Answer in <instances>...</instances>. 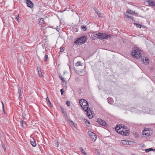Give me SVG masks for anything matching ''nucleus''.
Returning a JSON list of instances; mask_svg holds the SVG:
<instances>
[{"label": "nucleus", "instance_id": "nucleus-1", "mask_svg": "<svg viewBox=\"0 0 155 155\" xmlns=\"http://www.w3.org/2000/svg\"><path fill=\"white\" fill-rule=\"evenodd\" d=\"M93 36L103 40L104 39H107L108 38H112V35H107L105 33H101L96 32L93 34Z\"/></svg>", "mask_w": 155, "mask_h": 155}, {"label": "nucleus", "instance_id": "nucleus-2", "mask_svg": "<svg viewBox=\"0 0 155 155\" xmlns=\"http://www.w3.org/2000/svg\"><path fill=\"white\" fill-rule=\"evenodd\" d=\"M83 102V110L85 111L87 113V114L88 116V117L90 118H92L93 117V116L90 115L88 111H91L90 110V109L89 108L88 109V104L87 101L83 99H81V102Z\"/></svg>", "mask_w": 155, "mask_h": 155}, {"label": "nucleus", "instance_id": "nucleus-3", "mask_svg": "<svg viewBox=\"0 0 155 155\" xmlns=\"http://www.w3.org/2000/svg\"><path fill=\"white\" fill-rule=\"evenodd\" d=\"M123 129L122 127L120 126L119 127L117 126L115 128V130H117V132L118 133L126 136L128 135L129 134L128 130H125V131H124L123 130Z\"/></svg>", "mask_w": 155, "mask_h": 155}, {"label": "nucleus", "instance_id": "nucleus-4", "mask_svg": "<svg viewBox=\"0 0 155 155\" xmlns=\"http://www.w3.org/2000/svg\"><path fill=\"white\" fill-rule=\"evenodd\" d=\"M131 55L133 57L136 58H139L141 57V54L138 51L137 48H134L131 52Z\"/></svg>", "mask_w": 155, "mask_h": 155}, {"label": "nucleus", "instance_id": "nucleus-5", "mask_svg": "<svg viewBox=\"0 0 155 155\" xmlns=\"http://www.w3.org/2000/svg\"><path fill=\"white\" fill-rule=\"evenodd\" d=\"M86 38L85 36H83L77 39L74 41V43L77 45H80L86 42Z\"/></svg>", "mask_w": 155, "mask_h": 155}, {"label": "nucleus", "instance_id": "nucleus-6", "mask_svg": "<svg viewBox=\"0 0 155 155\" xmlns=\"http://www.w3.org/2000/svg\"><path fill=\"white\" fill-rule=\"evenodd\" d=\"M149 128H146L143 130L142 133V134L145 136V137H147L150 135L151 133H150Z\"/></svg>", "mask_w": 155, "mask_h": 155}, {"label": "nucleus", "instance_id": "nucleus-7", "mask_svg": "<svg viewBox=\"0 0 155 155\" xmlns=\"http://www.w3.org/2000/svg\"><path fill=\"white\" fill-rule=\"evenodd\" d=\"M97 122L99 124L103 126H105L106 125V122L101 119H98L97 121Z\"/></svg>", "mask_w": 155, "mask_h": 155}, {"label": "nucleus", "instance_id": "nucleus-8", "mask_svg": "<svg viewBox=\"0 0 155 155\" xmlns=\"http://www.w3.org/2000/svg\"><path fill=\"white\" fill-rule=\"evenodd\" d=\"M89 136L91 138L92 141H95L97 139V136L95 134L93 133H91L89 134Z\"/></svg>", "mask_w": 155, "mask_h": 155}, {"label": "nucleus", "instance_id": "nucleus-9", "mask_svg": "<svg viewBox=\"0 0 155 155\" xmlns=\"http://www.w3.org/2000/svg\"><path fill=\"white\" fill-rule=\"evenodd\" d=\"M26 2L28 6L30 8H32L33 6V3L30 0H26Z\"/></svg>", "mask_w": 155, "mask_h": 155}, {"label": "nucleus", "instance_id": "nucleus-10", "mask_svg": "<svg viewBox=\"0 0 155 155\" xmlns=\"http://www.w3.org/2000/svg\"><path fill=\"white\" fill-rule=\"evenodd\" d=\"M148 3V5L150 6H153L155 7V2L153 1L150 0H148L147 1Z\"/></svg>", "mask_w": 155, "mask_h": 155}, {"label": "nucleus", "instance_id": "nucleus-11", "mask_svg": "<svg viewBox=\"0 0 155 155\" xmlns=\"http://www.w3.org/2000/svg\"><path fill=\"white\" fill-rule=\"evenodd\" d=\"M129 141L125 140H121L120 142V143L123 145H128L129 144Z\"/></svg>", "mask_w": 155, "mask_h": 155}, {"label": "nucleus", "instance_id": "nucleus-12", "mask_svg": "<svg viewBox=\"0 0 155 155\" xmlns=\"http://www.w3.org/2000/svg\"><path fill=\"white\" fill-rule=\"evenodd\" d=\"M94 10H95V12L97 14L98 16L100 17L101 18H102L103 17V15L102 14V13H100L99 11L96 9V8H94Z\"/></svg>", "mask_w": 155, "mask_h": 155}, {"label": "nucleus", "instance_id": "nucleus-13", "mask_svg": "<svg viewBox=\"0 0 155 155\" xmlns=\"http://www.w3.org/2000/svg\"><path fill=\"white\" fill-rule=\"evenodd\" d=\"M127 12L128 13L130 14H132L135 15H137L138 13L135 12H133V11L130 10H127Z\"/></svg>", "mask_w": 155, "mask_h": 155}, {"label": "nucleus", "instance_id": "nucleus-14", "mask_svg": "<svg viewBox=\"0 0 155 155\" xmlns=\"http://www.w3.org/2000/svg\"><path fill=\"white\" fill-rule=\"evenodd\" d=\"M18 93L19 94V96L20 98H22V94L21 92V89L20 87H19L18 89Z\"/></svg>", "mask_w": 155, "mask_h": 155}, {"label": "nucleus", "instance_id": "nucleus-15", "mask_svg": "<svg viewBox=\"0 0 155 155\" xmlns=\"http://www.w3.org/2000/svg\"><path fill=\"white\" fill-rule=\"evenodd\" d=\"M44 23V19L43 18H41L39 21V23L40 25L43 24Z\"/></svg>", "mask_w": 155, "mask_h": 155}, {"label": "nucleus", "instance_id": "nucleus-16", "mask_svg": "<svg viewBox=\"0 0 155 155\" xmlns=\"http://www.w3.org/2000/svg\"><path fill=\"white\" fill-rule=\"evenodd\" d=\"M78 74L81 76H83L85 74V72L84 70H82L78 71Z\"/></svg>", "mask_w": 155, "mask_h": 155}, {"label": "nucleus", "instance_id": "nucleus-17", "mask_svg": "<svg viewBox=\"0 0 155 155\" xmlns=\"http://www.w3.org/2000/svg\"><path fill=\"white\" fill-rule=\"evenodd\" d=\"M79 150L81 151V152L84 155H88L87 153L84 151L82 147H80L79 148Z\"/></svg>", "mask_w": 155, "mask_h": 155}, {"label": "nucleus", "instance_id": "nucleus-18", "mask_svg": "<svg viewBox=\"0 0 155 155\" xmlns=\"http://www.w3.org/2000/svg\"><path fill=\"white\" fill-rule=\"evenodd\" d=\"M33 141H30L31 142V144L32 145V146L33 147H35L36 145V143L35 141V140L33 139Z\"/></svg>", "mask_w": 155, "mask_h": 155}, {"label": "nucleus", "instance_id": "nucleus-19", "mask_svg": "<svg viewBox=\"0 0 155 155\" xmlns=\"http://www.w3.org/2000/svg\"><path fill=\"white\" fill-rule=\"evenodd\" d=\"M148 60H149L148 58H146L145 60H143V61L144 64H147L149 63V62H148Z\"/></svg>", "mask_w": 155, "mask_h": 155}, {"label": "nucleus", "instance_id": "nucleus-20", "mask_svg": "<svg viewBox=\"0 0 155 155\" xmlns=\"http://www.w3.org/2000/svg\"><path fill=\"white\" fill-rule=\"evenodd\" d=\"M83 64L80 61H78L75 64V65L76 66H82Z\"/></svg>", "mask_w": 155, "mask_h": 155}, {"label": "nucleus", "instance_id": "nucleus-21", "mask_svg": "<svg viewBox=\"0 0 155 155\" xmlns=\"http://www.w3.org/2000/svg\"><path fill=\"white\" fill-rule=\"evenodd\" d=\"M24 117L22 118L21 119V122H20L21 126L22 127H23V124H24Z\"/></svg>", "mask_w": 155, "mask_h": 155}, {"label": "nucleus", "instance_id": "nucleus-22", "mask_svg": "<svg viewBox=\"0 0 155 155\" xmlns=\"http://www.w3.org/2000/svg\"><path fill=\"white\" fill-rule=\"evenodd\" d=\"M145 151L146 153L150 151H154V150L152 148H150L149 149H145Z\"/></svg>", "mask_w": 155, "mask_h": 155}, {"label": "nucleus", "instance_id": "nucleus-23", "mask_svg": "<svg viewBox=\"0 0 155 155\" xmlns=\"http://www.w3.org/2000/svg\"><path fill=\"white\" fill-rule=\"evenodd\" d=\"M81 29H82L84 31H86L87 30L86 26L84 25H82L81 27Z\"/></svg>", "mask_w": 155, "mask_h": 155}, {"label": "nucleus", "instance_id": "nucleus-24", "mask_svg": "<svg viewBox=\"0 0 155 155\" xmlns=\"http://www.w3.org/2000/svg\"><path fill=\"white\" fill-rule=\"evenodd\" d=\"M59 78L62 81H63L62 83H64L65 81V80H64V78L61 75L59 76Z\"/></svg>", "mask_w": 155, "mask_h": 155}, {"label": "nucleus", "instance_id": "nucleus-25", "mask_svg": "<svg viewBox=\"0 0 155 155\" xmlns=\"http://www.w3.org/2000/svg\"><path fill=\"white\" fill-rule=\"evenodd\" d=\"M48 58V55L47 54V55H45V57H44V61H47V59Z\"/></svg>", "mask_w": 155, "mask_h": 155}, {"label": "nucleus", "instance_id": "nucleus-26", "mask_svg": "<svg viewBox=\"0 0 155 155\" xmlns=\"http://www.w3.org/2000/svg\"><path fill=\"white\" fill-rule=\"evenodd\" d=\"M86 121H85V122L86 123L87 126V127H89L90 126V122L87 120H86Z\"/></svg>", "mask_w": 155, "mask_h": 155}, {"label": "nucleus", "instance_id": "nucleus-27", "mask_svg": "<svg viewBox=\"0 0 155 155\" xmlns=\"http://www.w3.org/2000/svg\"><path fill=\"white\" fill-rule=\"evenodd\" d=\"M46 100L47 101H48L50 105L52 107V106H51V102L49 100L48 97H47Z\"/></svg>", "mask_w": 155, "mask_h": 155}, {"label": "nucleus", "instance_id": "nucleus-28", "mask_svg": "<svg viewBox=\"0 0 155 155\" xmlns=\"http://www.w3.org/2000/svg\"><path fill=\"white\" fill-rule=\"evenodd\" d=\"M134 25L140 28H141L142 26V25H141L140 24H137V23H134Z\"/></svg>", "mask_w": 155, "mask_h": 155}, {"label": "nucleus", "instance_id": "nucleus-29", "mask_svg": "<svg viewBox=\"0 0 155 155\" xmlns=\"http://www.w3.org/2000/svg\"><path fill=\"white\" fill-rule=\"evenodd\" d=\"M38 76L39 77H41L42 76V73L41 71H38Z\"/></svg>", "mask_w": 155, "mask_h": 155}, {"label": "nucleus", "instance_id": "nucleus-30", "mask_svg": "<svg viewBox=\"0 0 155 155\" xmlns=\"http://www.w3.org/2000/svg\"><path fill=\"white\" fill-rule=\"evenodd\" d=\"M126 16L127 18H129L130 19H131L132 20H133V18L131 16L129 15H127Z\"/></svg>", "mask_w": 155, "mask_h": 155}, {"label": "nucleus", "instance_id": "nucleus-31", "mask_svg": "<svg viewBox=\"0 0 155 155\" xmlns=\"http://www.w3.org/2000/svg\"><path fill=\"white\" fill-rule=\"evenodd\" d=\"M66 104L68 106H70V102L69 101H66Z\"/></svg>", "mask_w": 155, "mask_h": 155}, {"label": "nucleus", "instance_id": "nucleus-32", "mask_svg": "<svg viewBox=\"0 0 155 155\" xmlns=\"http://www.w3.org/2000/svg\"><path fill=\"white\" fill-rule=\"evenodd\" d=\"M83 102H81V100L79 101V104L83 108Z\"/></svg>", "mask_w": 155, "mask_h": 155}, {"label": "nucleus", "instance_id": "nucleus-33", "mask_svg": "<svg viewBox=\"0 0 155 155\" xmlns=\"http://www.w3.org/2000/svg\"><path fill=\"white\" fill-rule=\"evenodd\" d=\"M55 144H56V147H59V143H58V141H57V142H56Z\"/></svg>", "mask_w": 155, "mask_h": 155}, {"label": "nucleus", "instance_id": "nucleus-34", "mask_svg": "<svg viewBox=\"0 0 155 155\" xmlns=\"http://www.w3.org/2000/svg\"><path fill=\"white\" fill-rule=\"evenodd\" d=\"M60 91L61 94H62L64 92V90L63 89H61L60 90Z\"/></svg>", "mask_w": 155, "mask_h": 155}, {"label": "nucleus", "instance_id": "nucleus-35", "mask_svg": "<svg viewBox=\"0 0 155 155\" xmlns=\"http://www.w3.org/2000/svg\"><path fill=\"white\" fill-rule=\"evenodd\" d=\"M64 50V49H63V48H62L61 47L60 48V51L61 52H62V51H63Z\"/></svg>", "mask_w": 155, "mask_h": 155}, {"label": "nucleus", "instance_id": "nucleus-36", "mask_svg": "<svg viewBox=\"0 0 155 155\" xmlns=\"http://www.w3.org/2000/svg\"><path fill=\"white\" fill-rule=\"evenodd\" d=\"M62 85H64V86H66V81H65L64 83H62Z\"/></svg>", "mask_w": 155, "mask_h": 155}, {"label": "nucleus", "instance_id": "nucleus-37", "mask_svg": "<svg viewBox=\"0 0 155 155\" xmlns=\"http://www.w3.org/2000/svg\"><path fill=\"white\" fill-rule=\"evenodd\" d=\"M2 108H3V112L5 114V110H4V104H3V102H2Z\"/></svg>", "mask_w": 155, "mask_h": 155}, {"label": "nucleus", "instance_id": "nucleus-38", "mask_svg": "<svg viewBox=\"0 0 155 155\" xmlns=\"http://www.w3.org/2000/svg\"><path fill=\"white\" fill-rule=\"evenodd\" d=\"M97 155H100V153L99 150H97Z\"/></svg>", "mask_w": 155, "mask_h": 155}, {"label": "nucleus", "instance_id": "nucleus-39", "mask_svg": "<svg viewBox=\"0 0 155 155\" xmlns=\"http://www.w3.org/2000/svg\"><path fill=\"white\" fill-rule=\"evenodd\" d=\"M37 71L38 72V71H40V68H39V67H38L37 68Z\"/></svg>", "mask_w": 155, "mask_h": 155}, {"label": "nucleus", "instance_id": "nucleus-40", "mask_svg": "<svg viewBox=\"0 0 155 155\" xmlns=\"http://www.w3.org/2000/svg\"><path fill=\"white\" fill-rule=\"evenodd\" d=\"M64 115L65 118H66L67 117V115L66 113H64Z\"/></svg>", "mask_w": 155, "mask_h": 155}, {"label": "nucleus", "instance_id": "nucleus-41", "mask_svg": "<svg viewBox=\"0 0 155 155\" xmlns=\"http://www.w3.org/2000/svg\"><path fill=\"white\" fill-rule=\"evenodd\" d=\"M109 97L107 98V101H108V103H109V104H111L112 103L111 102H110L109 101Z\"/></svg>", "mask_w": 155, "mask_h": 155}, {"label": "nucleus", "instance_id": "nucleus-42", "mask_svg": "<svg viewBox=\"0 0 155 155\" xmlns=\"http://www.w3.org/2000/svg\"><path fill=\"white\" fill-rule=\"evenodd\" d=\"M135 135L136 136L135 137H136V138H137V137H138V135L137 134H136H136H135Z\"/></svg>", "mask_w": 155, "mask_h": 155}, {"label": "nucleus", "instance_id": "nucleus-43", "mask_svg": "<svg viewBox=\"0 0 155 155\" xmlns=\"http://www.w3.org/2000/svg\"><path fill=\"white\" fill-rule=\"evenodd\" d=\"M19 18L18 15L17 17H16V19L18 20V18Z\"/></svg>", "mask_w": 155, "mask_h": 155}, {"label": "nucleus", "instance_id": "nucleus-44", "mask_svg": "<svg viewBox=\"0 0 155 155\" xmlns=\"http://www.w3.org/2000/svg\"><path fill=\"white\" fill-rule=\"evenodd\" d=\"M63 109L62 110V113L64 114V113H66L63 110Z\"/></svg>", "mask_w": 155, "mask_h": 155}, {"label": "nucleus", "instance_id": "nucleus-45", "mask_svg": "<svg viewBox=\"0 0 155 155\" xmlns=\"http://www.w3.org/2000/svg\"><path fill=\"white\" fill-rule=\"evenodd\" d=\"M70 121L71 122V123L72 124H74V123L73 122L72 120H70Z\"/></svg>", "mask_w": 155, "mask_h": 155}, {"label": "nucleus", "instance_id": "nucleus-46", "mask_svg": "<svg viewBox=\"0 0 155 155\" xmlns=\"http://www.w3.org/2000/svg\"><path fill=\"white\" fill-rule=\"evenodd\" d=\"M3 148L4 149V150H5V147L3 146Z\"/></svg>", "mask_w": 155, "mask_h": 155}, {"label": "nucleus", "instance_id": "nucleus-47", "mask_svg": "<svg viewBox=\"0 0 155 155\" xmlns=\"http://www.w3.org/2000/svg\"><path fill=\"white\" fill-rule=\"evenodd\" d=\"M65 10H65H65H63V12H64Z\"/></svg>", "mask_w": 155, "mask_h": 155}, {"label": "nucleus", "instance_id": "nucleus-48", "mask_svg": "<svg viewBox=\"0 0 155 155\" xmlns=\"http://www.w3.org/2000/svg\"><path fill=\"white\" fill-rule=\"evenodd\" d=\"M45 52L43 51V54H44V53H45Z\"/></svg>", "mask_w": 155, "mask_h": 155}, {"label": "nucleus", "instance_id": "nucleus-49", "mask_svg": "<svg viewBox=\"0 0 155 155\" xmlns=\"http://www.w3.org/2000/svg\"><path fill=\"white\" fill-rule=\"evenodd\" d=\"M154 150V151H155V149H153Z\"/></svg>", "mask_w": 155, "mask_h": 155}]
</instances>
